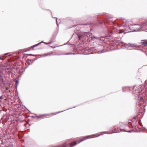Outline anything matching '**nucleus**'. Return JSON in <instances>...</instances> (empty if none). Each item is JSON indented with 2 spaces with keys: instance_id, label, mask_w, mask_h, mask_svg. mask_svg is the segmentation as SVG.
Returning a JSON list of instances; mask_svg holds the SVG:
<instances>
[{
  "instance_id": "nucleus-6",
  "label": "nucleus",
  "mask_w": 147,
  "mask_h": 147,
  "mask_svg": "<svg viewBox=\"0 0 147 147\" xmlns=\"http://www.w3.org/2000/svg\"><path fill=\"white\" fill-rule=\"evenodd\" d=\"M125 47L128 50L132 49L131 48L136 47V45L133 44L129 43L128 44H126Z\"/></svg>"
},
{
  "instance_id": "nucleus-13",
  "label": "nucleus",
  "mask_w": 147,
  "mask_h": 147,
  "mask_svg": "<svg viewBox=\"0 0 147 147\" xmlns=\"http://www.w3.org/2000/svg\"><path fill=\"white\" fill-rule=\"evenodd\" d=\"M49 115V114H45V115H43V116H48Z\"/></svg>"
},
{
  "instance_id": "nucleus-20",
  "label": "nucleus",
  "mask_w": 147,
  "mask_h": 147,
  "mask_svg": "<svg viewBox=\"0 0 147 147\" xmlns=\"http://www.w3.org/2000/svg\"><path fill=\"white\" fill-rule=\"evenodd\" d=\"M103 52V51H100V53H102Z\"/></svg>"
},
{
  "instance_id": "nucleus-8",
  "label": "nucleus",
  "mask_w": 147,
  "mask_h": 147,
  "mask_svg": "<svg viewBox=\"0 0 147 147\" xmlns=\"http://www.w3.org/2000/svg\"><path fill=\"white\" fill-rule=\"evenodd\" d=\"M42 42H43V43H45L46 44H47V45H48V44H49V43L44 42H43L42 41V42H41L40 43H38V44H36V45H34L32 47H31L32 48V50H33V48H34V47H36V46H37L38 45H39Z\"/></svg>"
},
{
  "instance_id": "nucleus-22",
  "label": "nucleus",
  "mask_w": 147,
  "mask_h": 147,
  "mask_svg": "<svg viewBox=\"0 0 147 147\" xmlns=\"http://www.w3.org/2000/svg\"><path fill=\"white\" fill-rule=\"evenodd\" d=\"M127 131V132H130V131Z\"/></svg>"
},
{
  "instance_id": "nucleus-9",
  "label": "nucleus",
  "mask_w": 147,
  "mask_h": 147,
  "mask_svg": "<svg viewBox=\"0 0 147 147\" xmlns=\"http://www.w3.org/2000/svg\"><path fill=\"white\" fill-rule=\"evenodd\" d=\"M138 100L139 101H138V102H141L142 103L143 102V97L142 96H140L138 97Z\"/></svg>"
},
{
  "instance_id": "nucleus-4",
  "label": "nucleus",
  "mask_w": 147,
  "mask_h": 147,
  "mask_svg": "<svg viewBox=\"0 0 147 147\" xmlns=\"http://www.w3.org/2000/svg\"><path fill=\"white\" fill-rule=\"evenodd\" d=\"M110 34L109 36H111L112 34H122L123 32L120 30H117L116 29H114L112 31H109Z\"/></svg>"
},
{
  "instance_id": "nucleus-10",
  "label": "nucleus",
  "mask_w": 147,
  "mask_h": 147,
  "mask_svg": "<svg viewBox=\"0 0 147 147\" xmlns=\"http://www.w3.org/2000/svg\"><path fill=\"white\" fill-rule=\"evenodd\" d=\"M14 82H15V85L17 86L18 85L19 83L18 82V81L16 79H15L14 80Z\"/></svg>"
},
{
  "instance_id": "nucleus-23",
  "label": "nucleus",
  "mask_w": 147,
  "mask_h": 147,
  "mask_svg": "<svg viewBox=\"0 0 147 147\" xmlns=\"http://www.w3.org/2000/svg\"><path fill=\"white\" fill-rule=\"evenodd\" d=\"M75 54V53H74L73 54V55H74V54Z\"/></svg>"
},
{
  "instance_id": "nucleus-14",
  "label": "nucleus",
  "mask_w": 147,
  "mask_h": 147,
  "mask_svg": "<svg viewBox=\"0 0 147 147\" xmlns=\"http://www.w3.org/2000/svg\"><path fill=\"white\" fill-rule=\"evenodd\" d=\"M10 67V69L12 68V67H11V65L10 66V67Z\"/></svg>"
},
{
  "instance_id": "nucleus-28",
  "label": "nucleus",
  "mask_w": 147,
  "mask_h": 147,
  "mask_svg": "<svg viewBox=\"0 0 147 147\" xmlns=\"http://www.w3.org/2000/svg\"><path fill=\"white\" fill-rule=\"evenodd\" d=\"M118 132V131H116L115 132Z\"/></svg>"
},
{
  "instance_id": "nucleus-17",
  "label": "nucleus",
  "mask_w": 147,
  "mask_h": 147,
  "mask_svg": "<svg viewBox=\"0 0 147 147\" xmlns=\"http://www.w3.org/2000/svg\"><path fill=\"white\" fill-rule=\"evenodd\" d=\"M71 54V53H66V54H65V55H70V54Z\"/></svg>"
},
{
  "instance_id": "nucleus-12",
  "label": "nucleus",
  "mask_w": 147,
  "mask_h": 147,
  "mask_svg": "<svg viewBox=\"0 0 147 147\" xmlns=\"http://www.w3.org/2000/svg\"><path fill=\"white\" fill-rule=\"evenodd\" d=\"M84 35L85 36L86 35V36H87V37H89V36H88V33L86 32L85 34Z\"/></svg>"
},
{
  "instance_id": "nucleus-21",
  "label": "nucleus",
  "mask_w": 147,
  "mask_h": 147,
  "mask_svg": "<svg viewBox=\"0 0 147 147\" xmlns=\"http://www.w3.org/2000/svg\"><path fill=\"white\" fill-rule=\"evenodd\" d=\"M123 91H124V88H123Z\"/></svg>"
},
{
  "instance_id": "nucleus-19",
  "label": "nucleus",
  "mask_w": 147,
  "mask_h": 147,
  "mask_svg": "<svg viewBox=\"0 0 147 147\" xmlns=\"http://www.w3.org/2000/svg\"><path fill=\"white\" fill-rule=\"evenodd\" d=\"M13 71H15L16 70V69L15 68H13Z\"/></svg>"
},
{
  "instance_id": "nucleus-7",
  "label": "nucleus",
  "mask_w": 147,
  "mask_h": 147,
  "mask_svg": "<svg viewBox=\"0 0 147 147\" xmlns=\"http://www.w3.org/2000/svg\"><path fill=\"white\" fill-rule=\"evenodd\" d=\"M142 45H147V40H145L142 41L141 42Z\"/></svg>"
},
{
  "instance_id": "nucleus-5",
  "label": "nucleus",
  "mask_w": 147,
  "mask_h": 147,
  "mask_svg": "<svg viewBox=\"0 0 147 147\" xmlns=\"http://www.w3.org/2000/svg\"><path fill=\"white\" fill-rule=\"evenodd\" d=\"M11 88H12V89H11V91H10V90L9 91L10 92H12L10 93V96H11V98H10V99L11 100H13V99H14L13 96H14V93L13 92H14V91L16 89V87H15L14 86L12 87H11Z\"/></svg>"
},
{
  "instance_id": "nucleus-24",
  "label": "nucleus",
  "mask_w": 147,
  "mask_h": 147,
  "mask_svg": "<svg viewBox=\"0 0 147 147\" xmlns=\"http://www.w3.org/2000/svg\"><path fill=\"white\" fill-rule=\"evenodd\" d=\"M11 103H13V102H11Z\"/></svg>"
},
{
  "instance_id": "nucleus-16",
  "label": "nucleus",
  "mask_w": 147,
  "mask_h": 147,
  "mask_svg": "<svg viewBox=\"0 0 147 147\" xmlns=\"http://www.w3.org/2000/svg\"><path fill=\"white\" fill-rule=\"evenodd\" d=\"M55 18L56 19V22H57V25L58 26V23H57V18Z\"/></svg>"
},
{
  "instance_id": "nucleus-27",
  "label": "nucleus",
  "mask_w": 147,
  "mask_h": 147,
  "mask_svg": "<svg viewBox=\"0 0 147 147\" xmlns=\"http://www.w3.org/2000/svg\"><path fill=\"white\" fill-rule=\"evenodd\" d=\"M121 36H122L123 35H121Z\"/></svg>"
},
{
  "instance_id": "nucleus-18",
  "label": "nucleus",
  "mask_w": 147,
  "mask_h": 147,
  "mask_svg": "<svg viewBox=\"0 0 147 147\" xmlns=\"http://www.w3.org/2000/svg\"><path fill=\"white\" fill-rule=\"evenodd\" d=\"M30 56H35V55H32V54H30Z\"/></svg>"
},
{
  "instance_id": "nucleus-1",
  "label": "nucleus",
  "mask_w": 147,
  "mask_h": 147,
  "mask_svg": "<svg viewBox=\"0 0 147 147\" xmlns=\"http://www.w3.org/2000/svg\"><path fill=\"white\" fill-rule=\"evenodd\" d=\"M137 29H135L136 31H146L147 30V22L143 23L141 26L139 27L138 25L136 26L135 27Z\"/></svg>"
},
{
  "instance_id": "nucleus-3",
  "label": "nucleus",
  "mask_w": 147,
  "mask_h": 147,
  "mask_svg": "<svg viewBox=\"0 0 147 147\" xmlns=\"http://www.w3.org/2000/svg\"><path fill=\"white\" fill-rule=\"evenodd\" d=\"M143 90V88L141 86L137 88L136 86H135L133 89V93L134 94H138L142 91Z\"/></svg>"
},
{
  "instance_id": "nucleus-25",
  "label": "nucleus",
  "mask_w": 147,
  "mask_h": 147,
  "mask_svg": "<svg viewBox=\"0 0 147 147\" xmlns=\"http://www.w3.org/2000/svg\"><path fill=\"white\" fill-rule=\"evenodd\" d=\"M62 111H61V112H59V113H60V112H62Z\"/></svg>"
},
{
  "instance_id": "nucleus-26",
  "label": "nucleus",
  "mask_w": 147,
  "mask_h": 147,
  "mask_svg": "<svg viewBox=\"0 0 147 147\" xmlns=\"http://www.w3.org/2000/svg\"><path fill=\"white\" fill-rule=\"evenodd\" d=\"M1 57H0V59H1Z\"/></svg>"
},
{
  "instance_id": "nucleus-11",
  "label": "nucleus",
  "mask_w": 147,
  "mask_h": 147,
  "mask_svg": "<svg viewBox=\"0 0 147 147\" xmlns=\"http://www.w3.org/2000/svg\"><path fill=\"white\" fill-rule=\"evenodd\" d=\"M78 36L79 40H80L82 38V36H81V35H78Z\"/></svg>"
},
{
  "instance_id": "nucleus-15",
  "label": "nucleus",
  "mask_w": 147,
  "mask_h": 147,
  "mask_svg": "<svg viewBox=\"0 0 147 147\" xmlns=\"http://www.w3.org/2000/svg\"><path fill=\"white\" fill-rule=\"evenodd\" d=\"M51 54H46L45 55H44V56H47V55H50Z\"/></svg>"
},
{
  "instance_id": "nucleus-29",
  "label": "nucleus",
  "mask_w": 147,
  "mask_h": 147,
  "mask_svg": "<svg viewBox=\"0 0 147 147\" xmlns=\"http://www.w3.org/2000/svg\"><path fill=\"white\" fill-rule=\"evenodd\" d=\"M11 55V54H10L9 55L10 56Z\"/></svg>"
},
{
  "instance_id": "nucleus-2",
  "label": "nucleus",
  "mask_w": 147,
  "mask_h": 147,
  "mask_svg": "<svg viewBox=\"0 0 147 147\" xmlns=\"http://www.w3.org/2000/svg\"><path fill=\"white\" fill-rule=\"evenodd\" d=\"M94 137H90V136H86L84 137H82L80 138V141L78 142V143H77V142L76 141H75L73 142H72L70 143L69 145H70V147H73L74 146L76 145V144H78L79 143L82 141H84V140H86L90 138H93Z\"/></svg>"
}]
</instances>
